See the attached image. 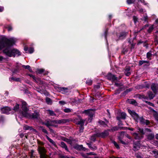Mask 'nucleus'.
<instances>
[{
	"instance_id": "obj_1",
	"label": "nucleus",
	"mask_w": 158,
	"mask_h": 158,
	"mask_svg": "<svg viewBox=\"0 0 158 158\" xmlns=\"http://www.w3.org/2000/svg\"><path fill=\"white\" fill-rule=\"evenodd\" d=\"M15 41V39L13 38L10 39L3 38L2 41H0V50L4 48H6L3 50V52L6 56L9 57L19 56L20 53L18 50L9 48V47L12 45Z\"/></svg>"
},
{
	"instance_id": "obj_2",
	"label": "nucleus",
	"mask_w": 158,
	"mask_h": 158,
	"mask_svg": "<svg viewBox=\"0 0 158 158\" xmlns=\"http://www.w3.org/2000/svg\"><path fill=\"white\" fill-rule=\"evenodd\" d=\"M26 103L24 101L22 102V114L24 116L29 117V114L27 112L29 110L26 107Z\"/></svg>"
},
{
	"instance_id": "obj_3",
	"label": "nucleus",
	"mask_w": 158,
	"mask_h": 158,
	"mask_svg": "<svg viewBox=\"0 0 158 158\" xmlns=\"http://www.w3.org/2000/svg\"><path fill=\"white\" fill-rule=\"evenodd\" d=\"M84 112L86 114L90 117V118L88 119V122H91L92 119L91 118L95 113L94 110L92 109H89V110H85Z\"/></svg>"
},
{
	"instance_id": "obj_4",
	"label": "nucleus",
	"mask_w": 158,
	"mask_h": 158,
	"mask_svg": "<svg viewBox=\"0 0 158 158\" xmlns=\"http://www.w3.org/2000/svg\"><path fill=\"white\" fill-rule=\"evenodd\" d=\"M1 112L2 113L8 114L14 113L12 109L8 107H5L2 108H1Z\"/></svg>"
},
{
	"instance_id": "obj_5",
	"label": "nucleus",
	"mask_w": 158,
	"mask_h": 158,
	"mask_svg": "<svg viewBox=\"0 0 158 158\" xmlns=\"http://www.w3.org/2000/svg\"><path fill=\"white\" fill-rule=\"evenodd\" d=\"M38 151L40 154V156H42L43 158H45V150L44 148L43 147H39L38 148Z\"/></svg>"
},
{
	"instance_id": "obj_6",
	"label": "nucleus",
	"mask_w": 158,
	"mask_h": 158,
	"mask_svg": "<svg viewBox=\"0 0 158 158\" xmlns=\"http://www.w3.org/2000/svg\"><path fill=\"white\" fill-rule=\"evenodd\" d=\"M128 111L129 114L131 115V116L134 118L135 119L137 120L138 119V115L135 112L129 109L128 110Z\"/></svg>"
},
{
	"instance_id": "obj_7",
	"label": "nucleus",
	"mask_w": 158,
	"mask_h": 158,
	"mask_svg": "<svg viewBox=\"0 0 158 158\" xmlns=\"http://www.w3.org/2000/svg\"><path fill=\"white\" fill-rule=\"evenodd\" d=\"M28 112L30 116L29 117L25 116L26 117L28 118H38L39 116V114L38 113H34V114L31 113L28 111Z\"/></svg>"
},
{
	"instance_id": "obj_8",
	"label": "nucleus",
	"mask_w": 158,
	"mask_h": 158,
	"mask_svg": "<svg viewBox=\"0 0 158 158\" xmlns=\"http://www.w3.org/2000/svg\"><path fill=\"white\" fill-rule=\"evenodd\" d=\"M151 88L154 93H156L158 90V84H152L151 85Z\"/></svg>"
},
{
	"instance_id": "obj_9",
	"label": "nucleus",
	"mask_w": 158,
	"mask_h": 158,
	"mask_svg": "<svg viewBox=\"0 0 158 158\" xmlns=\"http://www.w3.org/2000/svg\"><path fill=\"white\" fill-rule=\"evenodd\" d=\"M85 121V120H83L82 119H80L78 121V123H77V124L81 125V127L80 130V131L81 132H82L83 130V125Z\"/></svg>"
},
{
	"instance_id": "obj_10",
	"label": "nucleus",
	"mask_w": 158,
	"mask_h": 158,
	"mask_svg": "<svg viewBox=\"0 0 158 158\" xmlns=\"http://www.w3.org/2000/svg\"><path fill=\"white\" fill-rule=\"evenodd\" d=\"M68 120L65 119H62L58 120H54V124H63L66 123L67 122Z\"/></svg>"
},
{
	"instance_id": "obj_11",
	"label": "nucleus",
	"mask_w": 158,
	"mask_h": 158,
	"mask_svg": "<svg viewBox=\"0 0 158 158\" xmlns=\"http://www.w3.org/2000/svg\"><path fill=\"white\" fill-rule=\"evenodd\" d=\"M140 144L139 141H137L134 144V150L136 151L140 148Z\"/></svg>"
},
{
	"instance_id": "obj_12",
	"label": "nucleus",
	"mask_w": 158,
	"mask_h": 158,
	"mask_svg": "<svg viewBox=\"0 0 158 158\" xmlns=\"http://www.w3.org/2000/svg\"><path fill=\"white\" fill-rule=\"evenodd\" d=\"M107 77L108 79L113 81H114L117 79V77L110 73H109L108 74Z\"/></svg>"
},
{
	"instance_id": "obj_13",
	"label": "nucleus",
	"mask_w": 158,
	"mask_h": 158,
	"mask_svg": "<svg viewBox=\"0 0 158 158\" xmlns=\"http://www.w3.org/2000/svg\"><path fill=\"white\" fill-rule=\"evenodd\" d=\"M45 124L48 127L50 126H56V125L54 124V121H48L45 123Z\"/></svg>"
},
{
	"instance_id": "obj_14",
	"label": "nucleus",
	"mask_w": 158,
	"mask_h": 158,
	"mask_svg": "<svg viewBox=\"0 0 158 158\" xmlns=\"http://www.w3.org/2000/svg\"><path fill=\"white\" fill-rule=\"evenodd\" d=\"M109 135V132L108 131H106L103 132L101 133L100 134V136L102 137H105Z\"/></svg>"
},
{
	"instance_id": "obj_15",
	"label": "nucleus",
	"mask_w": 158,
	"mask_h": 158,
	"mask_svg": "<svg viewBox=\"0 0 158 158\" xmlns=\"http://www.w3.org/2000/svg\"><path fill=\"white\" fill-rule=\"evenodd\" d=\"M46 137L47 139L48 140V141L52 144V145L54 146H56V143L55 142L52 140V139L49 137L47 135H46Z\"/></svg>"
},
{
	"instance_id": "obj_16",
	"label": "nucleus",
	"mask_w": 158,
	"mask_h": 158,
	"mask_svg": "<svg viewBox=\"0 0 158 158\" xmlns=\"http://www.w3.org/2000/svg\"><path fill=\"white\" fill-rule=\"evenodd\" d=\"M24 50L26 51H28V52H27L29 53H32L34 51V50L33 48H30L28 49V48L27 47H24Z\"/></svg>"
},
{
	"instance_id": "obj_17",
	"label": "nucleus",
	"mask_w": 158,
	"mask_h": 158,
	"mask_svg": "<svg viewBox=\"0 0 158 158\" xmlns=\"http://www.w3.org/2000/svg\"><path fill=\"white\" fill-rule=\"evenodd\" d=\"M60 146L62 148H64L67 151H68V149L67 148V147L65 144L63 142H61L60 143Z\"/></svg>"
},
{
	"instance_id": "obj_18",
	"label": "nucleus",
	"mask_w": 158,
	"mask_h": 158,
	"mask_svg": "<svg viewBox=\"0 0 158 158\" xmlns=\"http://www.w3.org/2000/svg\"><path fill=\"white\" fill-rule=\"evenodd\" d=\"M19 109V105L16 103L15 106H14L13 109H12V111L14 112H16L18 111Z\"/></svg>"
},
{
	"instance_id": "obj_19",
	"label": "nucleus",
	"mask_w": 158,
	"mask_h": 158,
	"mask_svg": "<svg viewBox=\"0 0 158 158\" xmlns=\"http://www.w3.org/2000/svg\"><path fill=\"white\" fill-rule=\"evenodd\" d=\"M154 137V135L153 134H150L147 135V138L148 140H152Z\"/></svg>"
},
{
	"instance_id": "obj_20",
	"label": "nucleus",
	"mask_w": 158,
	"mask_h": 158,
	"mask_svg": "<svg viewBox=\"0 0 158 158\" xmlns=\"http://www.w3.org/2000/svg\"><path fill=\"white\" fill-rule=\"evenodd\" d=\"M75 148L79 150H85V148H83V146L82 145H77L75 147Z\"/></svg>"
},
{
	"instance_id": "obj_21",
	"label": "nucleus",
	"mask_w": 158,
	"mask_h": 158,
	"mask_svg": "<svg viewBox=\"0 0 158 158\" xmlns=\"http://www.w3.org/2000/svg\"><path fill=\"white\" fill-rule=\"evenodd\" d=\"M23 129L25 130H34V129L32 128L31 127H29L27 125H25L24 126Z\"/></svg>"
},
{
	"instance_id": "obj_22",
	"label": "nucleus",
	"mask_w": 158,
	"mask_h": 158,
	"mask_svg": "<svg viewBox=\"0 0 158 158\" xmlns=\"http://www.w3.org/2000/svg\"><path fill=\"white\" fill-rule=\"evenodd\" d=\"M10 81H20V79L19 78H15L14 77H11L10 78Z\"/></svg>"
},
{
	"instance_id": "obj_23",
	"label": "nucleus",
	"mask_w": 158,
	"mask_h": 158,
	"mask_svg": "<svg viewBox=\"0 0 158 158\" xmlns=\"http://www.w3.org/2000/svg\"><path fill=\"white\" fill-rule=\"evenodd\" d=\"M153 115L156 120L158 122V114L156 112L154 111Z\"/></svg>"
},
{
	"instance_id": "obj_24",
	"label": "nucleus",
	"mask_w": 158,
	"mask_h": 158,
	"mask_svg": "<svg viewBox=\"0 0 158 158\" xmlns=\"http://www.w3.org/2000/svg\"><path fill=\"white\" fill-rule=\"evenodd\" d=\"M148 94L149 97L150 98V99H152L155 96V95L154 94H153L151 92H149L148 93Z\"/></svg>"
},
{
	"instance_id": "obj_25",
	"label": "nucleus",
	"mask_w": 158,
	"mask_h": 158,
	"mask_svg": "<svg viewBox=\"0 0 158 158\" xmlns=\"http://www.w3.org/2000/svg\"><path fill=\"white\" fill-rule=\"evenodd\" d=\"M35 81L41 85L43 84V82L41 80L40 78H37L35 79Z\"/></svg>"
},
{
	"instance_id": "obj_26",
	"label": "nucleus",
	"mask_w": 158,
	"mask_h": 158,
	"mask_svg": "<svg viewBox=\"0 0 158 158\" xmlns=\"http://www.w3.org/2000/svg\"><path fill=\"white\" fill-rule=\"evenodd\" d=\"M61 90L62 91V93H65L68 92L67 88H65L64 87H63L61 88Z\"/></svg>"
},
{
	"instance_id": "obj_27",
	"label": "nucleus",
	"mask_w": 158,
	"mask_h": 158,
	"mask_svg": "<svg viewBox=\"0 0 158 158\" xmlns=\"http://www.w3.org/2000/svg\"><path fill=\"white\" fill-rule=\"evenodd\" d=\"M151 154L155 156H158V151L156 150H153L152 151Z\"/></svg>"
},
{
	"instance_id": "obj_28",
	"label": "nucleus",
	"mask_w": 158,
	"mask_h": 158,
	"mask_svg": "<svg viewBox=\"0 0 158 158\" xmlns=\"http://www.w3.org/2000/svg\"><path fill=\"white\" fill-rule=\"evenodd\" d=\"M22 67L25 69H28L30 71H32V70L31 69L30 66L29 65H22Z\"/></svg>"
},
{
	"instance_id": "obj_29",
	"label": "nucleus",
	"mask_w": 158,
	"mask_h": 158,
	"mask_svg": "<svg viewBox=\"0 0 158 158\" xmlns=\"http://www.w3.org/2000/svg\"><path fill=\"white\" fill-rule=\"evenodd\" d=\"M47 111L48 112V113L49 114L51 115L54 116L55 115V114L52 110H47Z\"/></svg>"
},
{
	"instance_id": "obj_30",
	"label": "nucleus",
	"mask_w": 158,
	"mask_h": 158,
	"mask_svg": "<svg viewBox=\"0 0 158 158\" xmlns=\"http://www.w3.org/2000/svg\"><path fill=\"white\" fill-rule=\"evenodd\" d=\"M129 102L130 103L136 105V102L135 100H130L129 101Z\"/></svg>"
},
{
	"instance_id": "obj_31",
	"label": "nucleus",
	"mask_w": 158,
	"mask_h": 158,
	"mask_svg": "<svg viewBox=\"0 0 158 158\" xmlns=\"http://www.w3.org/2000/svg\"><path fill=\"white\" fill-rule=\"evenodd\" d=\"M137 120L139 121L142 123H144L145 122V120L142 117H139L138 119V120Z\"/></svg>"
},
{
	"instance_id": "obj_32",
	"label": "nucleus",
	"mask_w": 158,
	"mask_h": 158,
	"mask_svg": "<svg viewBox=\"0 0 158 158\" xmlns=\"http://www.w3.org/2000/svg\"><path fill=\"white\" fill-rule=\"evenodd\" d=\"M46 102L48 104H51L52 103L51 100L49 98H46Z\"/></svg>"
},
{
	"instance_id": "obj_33",
	"label": "nucleus",
	"mask_w": 158,
	"mask_h": 158,
	"mask_svg": "<svg viewBox=\"0 0 158 158\" xmlns=\"http://www.w3.org/2000/svg\"><path fill=\"white\" fill-rule=\"evenodd\" d=\"M86 84L89 85H91L92 84V81L91 79H88L86 82Z\"/></svg>"
},
{
	"instance_id": "obj_34",
	"label": "nucleus",
	"mask_w": 158,
	"mask_h": 158,
	"mask_svg": "<svg viewBox=\"0 0 158 158\" xmlns=\"http://www.w3.org/2000/svg\"><path fill=\"white\" fill-rule=\"evenodd\" d=\"M133 135L134 136L135 139H140V137L138 135V134L135 133H133Z\"/></svg>"
},
{
	"instance_id": "obj_35",
	"label": "nucleus",
	"mask_w": 158,
	"mask_h": 158,
	"mask_svg": "<svg viewBox=\"0 0 158 158\" xmlns=\"http://www.w3.org/2000/svg\"><path fill=\"white\" fill-rule=\"evenodd\" d=\"M152 54L151 52H148L147 54V56L148 59H151V56H152Z\"/></svg>"
},
{
	"instance_id": "obj_36",
	"label": "nucleus",
	"mask_w": 158,
	"mask_h": 158,
	"mask_svg": "<svg viewBox=\"0 0 158 158\" xmlns=\"http://www.w3.org/2000/svg\"><path fill=\"white\" fill-rule=\"evenodd\" d=\"M82 156L85 158H91V157L88 156H89L87 153L86 154H82Z\"/></svg>"
},
{
	"instance_id": "obj_37",
	"label": "nucleus",
	"mask_w": 158,
	"mask_h": 158,
	"mask_svg": "<svg viewBox=\"0 0 158 158\" xmlns=\"http://www.w3.org/2000/svg\"><path fill=\"white\" fill-rule=\"evenodd\" d=\"M44 71V70L43 69H39L37 70V72L39 74L42 73Z\"/></svg>"
},
{
	"instance_id": "obj_38",
	"label": "nucleus",
	"mask_w": 158,
	"mask_h": 158,
	"mask_svg": "<svg viewBox=\"0 0 158 158\" xmlns=\"http://www.w3.org/2000/svg\"><path fill=\"white\" fill-rule=\"evenodd\" d=\"M126 35L125 33H122L119 35V38L120 39H121L125 37Z\"/></svg>"
},
{
	"instance_id": "obj_39",
	"label": "nucleus",
	"mask_w": 158,
	"mask_h": 158,
	"mask_svg": "<svg viewBox=\"0 0 158 158\" xmlns=\"http://www.w3.org/2000/svg\"><path fill=\"white\" fill-rule=\"evenodd\" d=\"M126 116L125 113L123 112L121 114V118L125 119Z\"/></svg>"
},
{
	"instance_id": "obj_40",
	"label": "nucleus",
	"mask_w": 158,
	"mask_h": 158,
	"mask_svg": "<svg viewBox=\"0 0 158 158\" xmlns=\"http://www.w3.org/2000/svg\"><path fill=\"white\" fill-rule=\"evenodd\" d=\"M135 0H127V2L128 4H131L134 2Z\"/></svg>"
},
{
	"instance_id": "obj_41",
	"label": "nucleus",
	"mask_w": 158,
	"mask_h": 158,
	"mask_svg": "<svg viewBox=\"0 0 158 158\" xmlns=\"http://www.w3.org/2000/svg\"><path fill=\"white\" fill-rule=\"evenodd\" d=\"M64 111L66 113H69L71 112V110L69 108H66L64 110Z\"/></svg>"
},
{
	"instance_id": "obj_42",
	"label": "nucleus",
	"mask_w": 158,
	"mask_h": 158,
	"mask_svg": "<svg viewBox=\"0 0 158 158\" xmlns=\"http://www.w3.org/2000/svg\"><path fill=\"white\" fill-rule=\"evenodd\" d=\"M99 123L103 126L105 127L106 125V124L105 123V122L102 121H99Z\"/></svg>"
},
{
	"instance_id": "obj_43",
	"label": "nucleus",
	"mask_w": 158,
	"mask_h": 158,
	"mask_svg": "<svg viewBox=\"0 0 158 158\" xmlns=\"http://www.w3.org/2000/svg\"><path fill=\"white\" fill-rule=\"evenodd\" d=\"M144 102H145L146 103H147L150 106H154V105L152 103L146 101H144Z\"/></svg>"
},
{
	"instance_id": "obj_44",
	"label": "nucleus",
	"mask_w": 158,
	"mask_h": 158,
	"mask_svg": "<svg viewBox=\"0 0 158 158\" xmlns=\"http://www.w3.org/2000/svg\"><path fill=\"white\" fill-rule=\"evenodd\" d=\"M41 130L43 132H44V133H45L46 134H48L47 131L44 128L41 127Z\"/></svg>"
},
{
	"instance_id": "obj_45",
	"label": "nucleus",
	"mask_w": 158,
	"mask_h": 158,
	"mask_svg": "<svg viewBox=\"0 0 158 158\" xmlns=\"http://www.w3.org/2000/svg\"><path fill=\"white\" fill-rule=\"evenodd\" d=\"M153 26H151L149 27L148 29V32H150L153 30Z\"/></svg>"
},
{
	"instance_id": "obj_46",
	"label": "nucleus",
	"mask_w": 158,
	"mask_h": 158,
	"mask_svg": "<svg viewBox=\"0 0 158 158\" xmlns=\"http://www.w3.org/2000/svg\"><path fill=\"white\" fill-rule=\"evenodd\" d=\"M113 143L114 145L117 148L119 149V147L118 145L115 141H114Z\"/></svg>"
},
{
	"instance_id": "obj_47",
	"label": "nucleus",
	"mask_w": 158,
	"mask_h": 158,
	"mask_svg": "<svg viewBox=\"0 0 158 158\" xmlns=\"http://www.w3.org/2000/svg\"><path fill=\"white\" fill-rule=\"evenodd\" d=\"M87 145H88L89 147L91 149H93V150H95L96 149V147H94V148H93L91 147V145L89 143H87Z\"/></svg>"
},
{
	"instance_id": "obj_48",
	"label": "nucleus",
	"mask_w": 158,
	"mask_h": 158,
	"mask_svg": "<svg viewBox=\"0 0 158 158\" xmlns=\"http://www.w3.org/2000/svg\"><path fill=\"white\" fill-rule=\"evenodd\" d=\"M5 60V58L4 57L2 56H0V62H2Z\"/></svg>"
},
{
	"instance_id": "obj_49",
	"label": "nucleus",
	"mask_w": 158,
	"mask_h": 158,
	"mask_svg": "<svg viewBox=\"0 0 158 158\" xmlns=\"http://www.w3.org/2000/svg\"><path fill=\"white\" fill-rule=\"evenodd\" d=\"M147 61L145 60L140 61L139 62V65H141L143 63H147Z\"/></svg>"
},
{
	"instance_id": "obj_50",
	"label": "nucleus",
	"mask_w": 158,
	"mask_h": 158,
	"mask_svg": "<svg viewBox=\"0 0 158 158\" xmlns=\"http://www.w3.org/2000/svg\"><path fill=\"white\" fill-rule=\"evenodd\" d=\"M125 74L127 76H128L130 75V73L129 71H125Z\"/></svg>"
},
{
	"instance_id": "obj_51",
	"label": "nucleus",
	"mask_w": 158,
	"mask_h": 158,
	"mask_svg": "<svg viewBox=\"0 0 158 158\" xmlns=\"http://www.w3.org/2000/svg\"><path fill=\"white\" fill-rule=\"evenodd\" d=\"M59 103L61 105H64L65 104V102L63 101H60L59 102Z\"/></svg>"
},
{
	"instance_id": "obj_52",
	"label": "nucleus",
	"mask_w": 158,
	"mask_h": 158,
	"mask_svg": "<svg viewBox=\"0 0 158 158\" xmlns=\"http://www.w3.org/2000/svg\"><path fill=\"white\" fill-rule=\"evenodd\" d=\"M148 19V16L146 15L144 16L142 19L144 21H146Z\"/></svg>"
},
{
	"instance_id": "obj_53",
	"label": "nucleus",
	"mask_w": 158,
	"mask_h": 158,
	"mask_svg": "<svg viewBox=\"0 0 158 158\" xmlns=\"http://www.w3.org/2000/svg\"><path fill=\"white\" fill-rule=\"evenodd\" d=\"M34 152V151L33 150H31V155H30V157H32L34 156H33V153Z\"/></svg>"
},
{
	"instance_id": "obj_54",
	"label": "nucleus",
	"mask_w": 158,
	"mask_h": 158,
	"mask_svg": "<svg viewBox=\"0 0 158 158\" xmlns=\"http://www.w3.org/2000/svg\"><path fill=\"white\" fill-rule=\"evenodd\" d=\"M133 19L134 20L135 23H136L137 20V18L136 17L134 16L133 17Z\"/></svg>"
},
{
	"instance_id": "obj_55",
	"label": "nucleus",
	"mask_w": 158,
	"mask_h": 158,
	"mask_svg": "<svg viewBox=\"0 0 158 158\" xmlns=\"http://www.w3.org/2000/svg\"><path fill=\"white\" fill-rule=\"evenodd\" d=\"M145 122L144 123H145L146 125H148L150 123L149 121L148 120H145Z\"/></svg>"
},
{
	"instance_id": "obj_56",
	"label": "nucleus",
	"mask_w": 158,
	"mask_h": 158,
	"mask_svg": "<svg viewBox=\"0 0 158 158\" xmlns=\"http://www.w3.org/2000/svg\"><path fill=\"white\" fill-rule=\"evenodd\" d=\"M64 141H66L68 143H69L70 142V140L69 139H64Z\"/></svg>"
},
{
	"instance_id": "obj_57",
	"label": "nucleus",
	"mask_w": 158,
	"mask_h": 158,
	"mask_svg": "<svg viewBox=\"0 0 158 158\" xmlns=\"http://www.w3.org/2000/svg\"><path fill=\"white\" fill-rule=\"evenodd\" d=\"M139 131H140V133H142V134H143V129H141V128H139Z\"/></svg>"
},
{
	"instance_id": "obj_58",
	"label": "nucleus",
	"mask_w": 158,
	"mask_h": 158,
	"mask_svg": "<svg viewBox=\"0 0 158 158\" xmlns=\"http://www.w3.org/2000/svg\"><path fill=\"white\" fill-rule=\"evenodd\" d=\"M100 88V86L99 85H95L94 86V88L95 89H98Z\"/></svg>"
},
{
	"instance_id": "obj_59",
	"label": "nucleus",
	"mask_w": 158,
	"mask_h": 158,
	"mask_svg": "<svg viewBox=\"0 0 158 158\" xmlns=\"http://www.w3.org/2000/svg\"><path fill=\"white\" fill-rule=\"evenodd\" d=\"M7 29L9 31H10L12 29V27L11 26H9L7 27Z\"/></svg>"
},
{
	"instance_id": "obj_60",
	"label": "nucleus",
	"mask_w": 158,
	"mask_h": 158,
	"mask_svg": "<svg viewBox=\"0 0 158 158\" xmlns=\"http://www.w3.org/2000/svg\"><path fill=\"white\" fill-rule=\"evenodd\" d=\"M91 140L93 141L95 140V136H93L91 137Z\"/></svg>"
},
{
	"instance_id": "obj_61",
	"label": "nucleus",
	"mask_w": 158,
	"mask_h": 158,
	"mask_svg": "<svg viewBox=\"0 0 158 158\" xmlns=\"http://www.w3.org/2000/svg\"><path fill=\"white\" fill-rule=\"evenodd\" d=\"M139 7H138V8H136V9L137 10H139V11L140 12H142L143 11V10L142 8H140L139 9Z\"/></svg>"
},
{
	"instance_id": "obj_62",
	"label": "nucleus",
	"mask_w": 158,
	"mask_h": 158,
	"mask_svg": "<svg viewBox=\"0 0 158 158\" xmlns=\"http://www.w3.org/2000/svg\"><path fill=\"white\" fill-rule=\"evenodd\" d=\"M4 10V7L0 6V12L3 11Z\"/></svg>"
},
{
	"instance_id": "obj_63",
	"label": "nucleus",
	"mask_w": 158,
	"mask_h": 158,
	"mask_svg": "<svg viewBox=\"0 0 158 158\" xmlns=\"http://www.w3.org/2000/svg\"><path fill=\"white\" fill-rule=\"evenodd\" d=\"M120 141L123 144H126V143L123 141L121 139H119Z\"/></svg>"
},
{
	"instance_id": "obj_64",
	"label": "nucleus",
	"mask_w": 158,
	"mask_h": 158,
	"mask_svg": "<svg viewBox=\"0 0 158 158\" xmlns=\"http://www.w3.org/2000/svg\"><path fill=\"white\" fill-rule=\"evenodd\" d=\"M125 136L129 139H131V137L130 136H129L128 134H126Z\"/></svg>"
}]
</instances>
